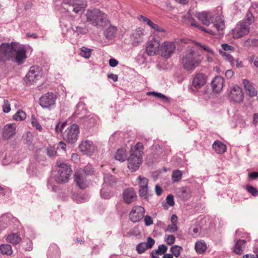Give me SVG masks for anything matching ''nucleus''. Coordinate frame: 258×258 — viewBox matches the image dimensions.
I'll use <instances>...</instances> for the list:
<instances>
[{"instance_id": "obj_23", "label": "nucleus", "mask_w": 258, "mask_h": 258, "mask_svg": "<svg viewBox=\"0 0 258 258\" xmlns=\"http://www.w3.org/2000/svg\"><path fill=\"white\" fill-rule=\"evenodd\" d=\"M195 16L203 24L209 26L213 21V16L211 13L207 12L196 13Z\"/></svg>"}, {"instance_id": "obj_43", "label": "nucleus", "mask_w": 258, "mask_h": 258, "mask_svg": "<svg viewBox=\"0 0 258 258\" xmlns=\"http://www.w3.org/2000/svg\"><path fill=\"white\" fill-rule=\"evenodd\" d=\"M181 171L179 170H174L172 174V180L173 182H177L179 181L182 177Z\"/></svg>"}, {"instance_id": "obj_62", "label": "nucleus", "mask_w": 258, "mask_h": 258, "mask_svg": "<svg viewBox=\"0 0 258 258\" xmlns=\"http://www.w3.org/2000/svg\"><path fill=\"white\" fill-rule=\"evenodd\" d=\"M118 61L115 58H110L109 60V66L111 67H115L117 66Z\"/></svg>"}, {"instance_id": "obj_3", "label": "nucleus", "mask_w": 258, "mask_h": 258, "mask_svg": "<svg viewBox=\"0 0 258 258\" xmlns=\"http://www.w3.org/2000/svg\"><path fill=\"white\" fill-rule=\"evenodd\" d=\"M86 16L88 22L97 27L103 26L107 20V15L98 9L88 10Z\"/></svg>"}, {"instance_id": "obj_42", "label": "nucleus", "mask_w": 258, "mask_h": 258, "mask_svg": "<svg viewBox=\"0 0 258 258\" xmlns=\"http://www.w3.org/2000/svg\"><path fill=\"white\" fill-rule=\"evenodd\" d=\"M219 52L222 55L223 58L229 62L231 65H233L234 64V58L229 53L222 50H220Z\"/></svg>"}, {"instance_id": "obj_56", "label": "nucleus", "mask_w": 258, "mask_h": 258, "mask_svg": "<svg viewBox=\"0 0 258 258\" xmlns=\"http://www.w3.org/2000/svg\"><path fill=\"white\" fill-rule=\"evenodd\" d=\"M166 203L170 206H173L174 205V198L173 196L171 195H169L167 196L166 199Z\"/></svg>"}, {"instance_id": "obj_44", "label": "nucleus", "mask_w": 258, "mask_h": 258, "mask_svg": "<svg viewBox=\"0 0 258 258\" xmlns=\"http://www.w3.org/2000/svg\"><path fill=\"white\" fill-rule=\"evenodd\" d=\"M31 124L39 132L42 131V127L38 121L37 119L34 115L31 116Z\"/></svg>"}, {"instance_id": "obj_22", "label": "nucleus", "mask_w": 258, "mask_h": 258, "mask_svg": "<svg viewBox=\"0 0 258 258\" xmlns=\"http://www.w3.org/2000/svg\"><path fill=\"white\" fill-rule=\"evenodd\" d=\"M75 181L77 185L81 189H85L88 186V182L83 171L78 170L75 174Z\"/></svg>"}, {"instance_id": "obj_34", "label": "nucleus", "mask_w": 258, "mask_h": 258, "mask_svg": "<svg viewBox=\"0 0 258 258\" xmlns=\"http://www.w3.org/2000/svg\"><path fill=\"white\" fill-rule=\"evenodd\" d=\"M178 196L183 200L189 199L191 196V192L189 189L185 187H182L178 191Z\"/></svg>"}, {"instance_id": "obj_39", "label": "nucleus", "mask_w": 258, "mask_h": 258, "mask_svg": "<svg viewBox=\"0 0 258 258\" xmlns=\"http://www.w3.org/2000/svg\"><path fill=\"white\" fill-rule=\"evenodd\" d=\"M26 117V114L25 112L22 110H19L13 116V119L16 121H22Z\"/></svg>"}, {"instance_id": "obj_6", "label": "nucleus", "mask_w": 258, "mask_h": 258, "mask_svg": "<svg viewBox=\"0 0 258 258\" xmlns=\"http://www.w3.org/2000/svg\"><path fill=\"white\" fill-rule=\"evenodd\" d=\"M188 24L190 26L197 28L198 29L207 32L211 35H214L216 34L217 32L222 30L225 27V24L223 21L221 20L220 21H216L213 24V26L210 29H206L202 26L198 25L197 23L192 18L188 20Z\"/></svg>"}, {"instance_id": "obj_9", "label": "nucleus", "mask_w": 258, "mask_h": 258, "mask_svg": "<svg viewBox=\"0 0 258 258\" xmlns=\"http://www.w3.org/2000/svg\"><path fill=\"white\" fill-rule=\"evenodd\" d=\"M228 97L230 102L241 104L243 102L244 93L241 88L235 85L230 88Z\"/></svg>"}, {"instance_id": "obj_63", "label": "nucleus", "mask_w": 258, "mask_h": 258, "mask_svg": "<svg viewBox=\"0 0 258 258\" xmlns=\"http://www.w3.org/2000/svg\"><path fill=\"white\" fill-rule=\"evenodd\" d=\"M248 176L252 179H256L258 178V172H252L249 174Z\"/></svg>"}, {"instance_id": "obj_36", "label": "nucleus", "mask_w": 258, "mask_h": 258, "mask_svg": "<svg viewBox=\"0 0 258 258\" xmlns=\"http://www.w3.org/2000/svg\"><path fill=\"white\" fill-rule=\"evenodd\" d=\"M0 251L3 254L10 255L12 254L13 250L11 245L4 244L0 245Z\"/></svg>"}, {"instance_id": "obj_61", "label": "nucleus", "mask_w": 258, "mask_h": 258, "mask_svg": "<svg viewBox=\"0 0 258 258\" xmlns=\"http://www.w3.org/2000/svg\"><path fill=\"white\" fill-rule=\"evenodd\" d=\"M100 194L102 197L104 199H108L110 197V193L108 192H105L104 188H102L100 191Z\"/></svg>"}, {"instance_id": "obj_11", "label": "nucleus", "mask_w": 258, "mask_h": 258, "mask_svg": "<svg viewBox=\"0 0 258 258\" xmlns=\"http://www.w3.org/2000/svg\"><path fill=\"white\" fill-rule=\"evenodd\" d=\"M56 96L52 93L43 94L39 99V104L43 108H51L55 106Z\"/></svg>"}, {"instance_id": "obj_19", "label": "nucleus", "mask_w": 258, "mask_h": 258, "mask_svg": "<svg viewBox=\"0 0 258 258\" xmlns=\"http://www.w3.org/2000/svg\"><path fill=\"white\" fill-rule=\"evenodd\" d=\"M16 123H8L5 125L2 131V137L5 140H9L14 137L16 133Z\"/></svg>"}, {"instance_id": "obj_8", "label": "nucleus", "mask_w": 258, "mask_h": 258, "mask_svg": "<svg viewBox=\"0 0 258 258\" xmlns=\"http://www.w3.org/2000/svg\"><path fill=\"white\" fill-rule=\"evenodd\" d=\"M42 74V71L40 67L32 66L24 78V81L27 85H32L41 78Z\"/></svg>"}, {"instance_id": "obj_18", "label": "nucleus", "mask_w": 258, "mask_h": 258, "mask_svg": "<svg viewBox=\"0 0 258 258\" xmlns=\"http://www.w3.org/2000/svg\"><path fill=\"white\" fill-rule=\"evenodd\" d=\"M122 199L123 202L127 205L135 202L137 199L135 189L133 188H127L124 189L122 192Z\"/></svg>"}, {"instance_id": "obj_14", "label": "nucleus", "mask_w": 258, "mask_h": 258, "mask_svg": "<svg viewBox=\"0 0 258 258\" xmlns=\"http://www.w3.org/2000/svg\"><path fill=\"white\" fill-rule=\"evenodd\" d=\"M160 41L154 38L148 42L146 49V52L149 55H155L160 50Z\"/></svg>"}, {"instance_id": "obj_35", "label": "nucleus", "mask_w": 258, "mask_h": 258, "mask_svg": "<svg viewBox=\"0 0 258 258\" xmlns=\"http://www.w3.org/2000/svg\"><path fill=\"white\" fill-rule=\"evenodd\" d=\"M207 245L204 241H198L195 244V249L199 254L204 253L207 249Z\"/></svg>"}, {"instance_id": "obj_16", "label": "nucleus", "mask_w": 258, "mask_h": 258, "mask_svg": "<svg viewBox=\"0 0 258 258\" xmlns=\"http://www.w3.org/2000/svg\"><path fill=\"white\" fill-rule=\"evenodd\" d=\"M145 209L141 206H136L133 208L130 214V217L133 222H137L141 220L145 214Z\"/></svg>"}, {"instance_id": "obj_40", "label": "nucleus", "mask_w": 258, "mask_h": 258, "mask_svg": "<svg viewBox=\"0 0 258 258\" xmlns=\"http://www.w3.org/2000/svg\"><path fill=\"white\" fill-rule=\"evenodd\" d=\"M147 95L148 96L153 95L154 97L156 98H158L159 99H161V100L166 101V102H169V99L167 97L163 95V94L161 93H158L154 91L149 92L147 93Z\"/></svg>"}, {"instance_id": "obj_20", "label": "nucleus", "mask_w": 258, "mask_h": 258, "mask_svg": "<svg viewBox=\"0 0 258 258\" xmlns=\"http://www.w3.org/2000/svg\"><path fill=\"white\" fill-rule=\"evenodd\" d=\"M63 3L66 5H70L71 10L78 15H81L84 13L86 7V5L85 4L75 3L72 0H63Z\"/></svg>"}, {"instance_id": "obj_24", "label": "nucleus", "mask_w": 258, "mask_h": 258, "mask_svg": "<svg viewBox=\"0 0 258 258\" xmlns=\"http://www.w3.org/2000/svg\"><path fill=\"white\" fill-rule=\"evenodd\" d=\"M138 19L140 21L148 25L151 28H152L153 30H154L155 31H156L157 32H163V33L166 32V31L163 28L160 27L157 24L154 23L151 20H150L148 18L144 16L143 15H140L138 17Z\"/></svg>"}, {"instance_id": "obj_10", "label": "nucleus", "mask_w": 258, "mask_h": 258, "mask_svg": "<svg viewBox=\"0 0 258 258\" xmlns=\"http://www.w3.org/2000/svg\"><path fill=\"white\" fill-rule=\"evenodd\" d=\"M177 40L174 41H165L163 42L160 46V52L161 56L166 58H170L176 51L175 44Z\"/></svg>"}, {"instance_id": "obj_31", "label": "nucleus", "mask_w": 258, "mask_h": 258, "mask_svg": "<svg viewBox=\"0 0 258 258\" xmlns=\"http://www.w3.org/2000/svg\"><path fill=\"white\" fill-rule=\"evenodd\" d=\"M6 239L7 242L13 245L17 244L21 241V238L20 235L17 233H11L8 235Z\"/></svg>"}, {"instance_id": "obj_25", "label": "nucleus", "mask_w": 258, "mask_h": 258, "mask_svg": "<svg viewBox=\"0 0 258 258\" xmlns=\"http://www.w3.org/2000/svg\"><path fill=\"white\" fill-rule=\"evenodd\" d=\"M211 85L214 92L217 93L220 92L224 85V78L219 76L215 77L213 80Z\"/></svg>"}, {"instance_id": "obj_29", "label": "nucleus", "mask_w": 258, "mask_h": 258, "mask_svg": "<svg viewBox=\"0 0 258 258\" xmlns=\"http://www.w3.org/2000/svg\"><path fill=\"white\" fill-rule=\"evenodd\" d=\"M144 30L143 28H137L132 34V39L134 43H138L143 41L144 35Z\"/></svg>"}, {"instance_id": "obj_55", "label": "nucleus", "mask_w": 258, "mask_h": 258, "mask_svg": "<svg viewBox=\"0 0 258 258\" xmlns=\"http://www.w3.org/2000/svg\"><path fill=\"white\" fill-rule=\"evenodd\" d=\"M47 155L51 157H54L56 155V151L53 147H48L47 148Z\"/></svg>"}, {"instance_id": "obj_15", "label": "nucleus", "mask_w": 258, "mask_h": 258, "mask_svg": "<svg viewBox=\"0 0 258 258\" xmlns=\"http://www.w3.org/2000/svg\"><path fill=\"white\" fill-rule=\"evenodd\" d=\"M249 32V27L239 22L232 30L233 37L238 39L247 35Z\"/></svg>"}, {"instance_id": "obj_48", "label": "nucleus", "mask_w": 258, "mask_h": 258, "mask_svg": "<svg viewBox=\"0 0 258 258\" xmlns=\"http://www.w3.org/2000/svg\"><path fill=\"white\" fill-rule=\"evenodd\" d=\"M80 170L83 171L84 175H92L94 173V170L92 166L90 164L86 165L83 169H80Z\"/></svg>"}, {"instance_id": "obj_47", "label": "nucleus", "mask_w": 258, "mask_h": 258, "mask_svg": "<svg viewBox=\"0 0 258 258\" xmlns=\"http://www.w3.org/2000/svg\"><path fill=\"white\" fill-rule=\"evenodd\" d=\"M258 43V40L256 39H248L243 42V46L248 48L250 46H255Z\"/></svg>"}, {"instance_id": "obj_13", "label": "nucleus", "mask_w": 258, "mask_h": 258, "mask_svg": "<svg viewBox=\"0 0 258 258\" xmlns=\"http://www.w3.org/2000/svg\"><path fill=\"white\" fill-rule=\"evenodd\" d=\"M26 52V49L24 47L19 46V45H17L11 60L16 62L19 65L23 63L27 58Z\"/></svg>"}, {"instance_id": "obj_60", "label": "nucleus", "mask_w": 258, "mask_h": 258, "mask_svg": "<svg viewBox=\"0 0 258 258\" xmlns=\"http://www.w3.org/2000/svg\"><path fill=\"white\" fill-rule=\"evenodd\" d=\"M144 222L146 226L151 225L153 223L152 218L149 216H145L144 218Z\"/></svg>"}, {"instance_id": "obj_28", "label": "nucleus", "mask_w": 258, "mask_h": 258, "mask_svg": "<svg viewBox=\"0 0 258 258\" xmlns=\"http://www.w3.org/2000/svg\"><path fill=\"white\" fill-rule=\"evenodd\" d=\"M243 84L246 92H247L250 97H252L257 95L256 90L254 88L251 83L248 80L244 79L243 80Z\"/></svg>"}, {"instance_id": "obj_37", "label": "nucleus", "mask_w": 258, "mask_h": 258, "mask_svg": "<svg viewBox=\"0 0 258 258\" xmlns=\"http://www.w3.org/2000/svg\"><path fill=\"white\" fill-rule=\"evenodd\" d=\"M254 21V19L252 14L250 12H248L246 14L244 20L239 22L243 25H245L246 26L249 27Z\"/></svg>"}, {"instance_id": "obj_64", "label": "nucleus", "mask_w": 258, "mask_h": 258, "mask_svg": "<svg viewBox=\"0 0 258 258\" xmlns=\"http://www.w3.org/2000/svg\"><path fill=\"white\" fill-rule=\"evenodd\" d=\"M109 79H112L114 82H116L118 80V76L114 74H110L108 75Z\"/></svg>"}, {"instance_id": "obj_26", "label": "nucleus", "mask_w": 258, "mask_h": 258, "mask_svg": "<svg viewBox=\"0 0 258 258\" xmlns=\"http://www.w3.org/2000/svg\"><path fill=\"white\" fill-rule=\"evenodd\" d=\"M246 242V240L243 239L237 240L233 248V252L236 255H241L245 247Z\"/></svg>"}, {"instance_id": "obj_59", "label": "nucleus", "mask_w": 258, "mask_h": 258, "mask_svg": "<svg viewBox=\"0 0 258 258\" xmlns=\"http://www.w3.org/2000/svg\"><path fill=\"white\" fill-rule=\"evenodd\" d=\"M167 229L170 232H175L177 230V226L176 224H171L167 226Z\"/></svg>"}, {"instance_id": "obj_30", "label": "nucleus", "mask_w": 258, "mask_h": 258, "mask_svg": "<svg viewBox=\"0 0 258 258\" xmlns=\"http://www.w3.org/2000/svg\"><path fill=\"white\" fill-rule=\"evenodd\" d=\"M212 147L217 153L220 154L224 153L226 150V145L219 141H215L213 143Z\"/></svg>"}, {"instance_id": "obj_7", "label": "nucleus", "mask_w": 258, "mask_h": 258, "mask_svg": "<svg viewBox=\"0 0 258 258\" xmlns=\"http://www.w3.org/2000/svg\"><path fill=\"white\" fill-rule=\"evenodd\" d=\"M79 133V126L76 124H73L68 127L63 133V139L68 143L73 144L78 140Z\"/></svg>"}, {"instance_id": "obj_53", "label": "nucleus", "mask_w": 258, "mask_h": 258, "mask_svg": "<svg viewBox=\"0 0 258 258\" xmlns=\"http://www.w3.org/2000/svg\"><path fill=\"white\" fill-rule=\"evenodd\" d=\"M165 240L168 245L172 244L175 240V237L172 235H165Z\"/></svg>"}, {"instance_id": "obj_4", "label": "nucleus", "mask_w": 258, "mask_h": 258, "mask_svg": "<svg viewBox=\"0 0 258 258\" xmlns=\"http://www.w3.org/2000/svg\"><path fill=\"white\" fill-rule=\"evenodd\" d=\"M17 45L18 43L15 42L0 44V62L5 63L11 60Z\"/></svg>"}, {"instance_id": "obj_57", "label": "nucleus", "mask_w": 258, "mask_h": 258, "mask_svg": "<svg viewBox=\"0 0 258 258\" xmlns=\"http://www.w3.org/2000/svg\"><path fill=\"white\" fill-rule=\"evenodd\" d=\"M145 243L149 249L151 248L155 244V240L151 237H149L147 238V242Z\"/></svg>"}, {"instance_id": "obj_27", "label": "nucleus", "mask_w": 258, "mask_h": 258, "mask_svg": "<svg viewBox=\"0 0 258 258\" xmlns=\"http://www.w3.org/2000/svg\"><path fill=\"white\" fill-rule=\"evenodd\" d=\"M196 44L199 46L203 50L207 53V59L208 62H212L213 61V58L215 56V52L214 50L210 47L209 46L205 44H201L200 43L196 42Z\"/></svg>"}, {"instance_id": "obj_58", "label": "nucleus", "mask_w": 258, "mask_h": 258, "mask_svg": "<svg viewBox=\"0 0 258 258\" xmlns=\"http://www.w3.org/2000/svg\"><path fill=\"white\" fill-rule=\"evenodd\" d=\"M221 46H222V49H223V51H233V50H234V48L232 46L229 45L226 43L222 44Z\"/></svg>"}, {"instance_id": "obj_52", "label": "nucleus", "mask_w": 258, "mask_h": 258, "mask_svg": "<svg viewBox=\"0 0 258 258\" xmlns=\"http://www.w3.org/2000/svg\"><path fill=\"white\" fill-rule=\"evenodd\" d=\"M32 136L31 135H27V137L25 139L24 142L26 144L28 145L29 148H33V145L32 144Z\"/></svg>"}, {"instance_id": "obj_45", "label": "nucleus", "mask_w": 258, "mask_h": 258, "mask_svg": "<svg viewBox=\"0 0 258 258\" xmlns=\"http://www.w3.org/2000/svg\"><path fill=\"white\" fill-rule=\"evenodd\" d=\"M91 49H88L85 47L81 48L80 55L86 58H89L91 56Z\"/></svg>"}, {"instance_id": "obj_2", "label": "nucleus", "mask_w": 258, "mask_h": 258, "mask_svg": "<svg viewBox=\"0 0 258 258\" xmlns=\"http://www.w3.org/2000/svg\"><path fill=\"white\" fill-rule=\"evenodd\" d=\"M181 62L184 69L192 71L201 64L202 58L200 54L191 48L183 54Z\"/></svg>"}, {"instance_id": "obj_1", "label": "nucleus", "mask_w": 258, "mask_h": 258, "mask_svg": "<svg viewBox=\"0 0 258 258\" xmlns=\"http://www.w3.org/2000/svg\"><path fill=\"white\" fill-rule=\"evenodd\" d=\"M143 145L140 142L132 147L130 155L127 159V167L131 171H137L141 166L143 161Z\"/></svg>"}, {"instance_id": "obj_12", "label": "nucleus", "mask_w": 258, "mask_h": 258, "mask_svg": "<svg viewBox=\"0 0 258 258\" xmlns=\"http://www.w3.org/2000/svg\"><path fill=\"white\" fill-rule=\"evenodd\" d=\"M136 184L139 186V194L141 197L147 199L149 196L148 182L147 178L139 176L136 180Z\"/></svg>"}, {"instance_id": "obj_41", "label": "nucleus", "mask_w": 258, "mask_h": 258, "mask_svg": "<svg viewBox=\"0 0 258 258\" xmlns=\"http://www.w3.org/2000/svg\"><path fill=\"white\" fill-rule=\"evenodd\" d=\"M182 250V247L178 245H173L170 248V251L176 257H178L180 255L181 252Z\"/></svg>"}, {"instance_id": "obj_33", "label": "nucleus", "mask_w": 258, "mask_h": 258, "mask_svg": "<svg viewBox=\"0 0 258 258\" xmlns=\"http://www.w3.org/2000/svg\"><path fill=\"white\" fill-rule=\"evenodd\" d=\"M126 158V150L123 148L118 149L115 153V159L120 162H123Z\"/></svg>"}, {"instance_id": "obj_50", "label": "nucleus", "mask_w": 258, "mask_h": 258, "mask_svg": "<svg viewBox=\"0 0 258 258\" xmlns=\"http://www.w3.org/2000/svg\"><path fill=\"white\" fill-rule=\"evenodd\" d=\"M149 249L145 242L139 244L137 246V250L139 253H143L146 250Z\"/></svg>"}, {"instance_id": "obj_54", "label": "nucleus", "mask_w": 258, "mask_h": 258, "mask_svg": "<svg viewBox=\"0 0 258 258\" xmlns=\"http://www.w3.org/2000/svg\"><path fill=\"white\" fill-rule=\"evenodd\" d=\"M4 104L3 106V111L5 113H8L11 110L10 104L8 100H5L4 102Z\"/></svg>"}, {"instance_id": "obj_17", "label": "nucleus", "mask_w": 258, "mask_h": 258, "mask_svg": "<svg viewBox=\"0 0 258 258\" xmlns=\"http://www.w3.org/2000/svg\"><path fill=\"white\" fill-rule=\"evenodd\" d=\"M79 149L83 154L91 155L95 150V146L91 141H83L79 146Z\"/></svg>"}, {"instance_id": "obj_38", "label": "nucleus", "mask_w": 258, "mask_h": 258, "mask_svg": "<svg viewBox=\"0 0 258 258\" xmlns=\"http://www.w3.org/2000/svg\"><path fill=\"white\" fill-rule=\"evenodd\" d=\"M168 247L164 244L159 245L158 247V249L154 250L152 252L153 254L162 255L165 254L167 251Z\"/></svg>"}, {"instance_id": "obj_5", "label": "nucleus", "mask_w": 258, "mask_h": 258, "mask_svg": "<svg viewBox=\"0 0 258 258\" xmlns=\"http://www.w3.org/2000/svg\"><path fill=\"white\" fill-rule=\"evenodd\" d=\"M57 166L59 168L56 180L58 183H66L68 182L72 173V170L70 165L57 162Z\"/></svg>"}, {"instance_id": "obj_21", "label": "nucleus", "mask_w": 258, "mask_h": 258, "mask_svg": "<svg viewBox=\"0 0 258 258\" xmlns=\"http://www.w3.org/2000/svg\"><path fill=\"white\" fill-rule=\"evenodd\" d=\"M207 81L206 76L203 73H198L196 74L192 80V86L195 90L197 91L201 88Z\"/></svg>"}, {"instance_id": "obj_49", "label": "nucleus", "mask_w": 258, "mask_h": 258, "mask_svg": "<svg viewBox=\"0 0 258 258\" xmlns=\"http://www.w3.org/2000/svg\"><path fill=\"white\" fill-rule=\"evenodd\" d=\"M67 122L64 121L63 122H58L55 125V131L57 133H62V130L66 126Z\"/></svg>"}, {"instance_id": "obj_32", "label": "nucleus", "mask_w": 258, "mask_h": 258, "mask_svg": "<svg viewBox=\"0 0 258 258\" xmlns=\"http://www.w3.org/2000/svg\"><path fill=\"white\" fill-rule=\"evenodd\" d=\"M117 28L115 26H111L106 29L104 34L106 38L111 39L115 36Z\"/></svg>"}, {"instance_id": "obj_51", "label": "nucleus", "mask_w": 258, "mask_h": 258, "mask_svg": "<svg viewBox=\"0 0 258 258\" xmlns=\"http://www.w3.org/2000/svg\"><path fill=\"white\" fill-rule=\"evenodd\" d=\"M246 189L252 196L256 197L258 195V190L255 187L251 185H247Z\"/></svg>"}, {"instance_id": "obj_46", "label": "nucleus", "mask_w": 258, "mask_h": 258, "mask_svg": "<svg viewBox=\"0 0 258 258\" xmlns=\"http://www.w3.org/2000/svg\"><path fill=\"white\" fill-rule=\"evenodd\" d=\"M104 182L110 185L116 182V179L112 175L110 174H106L104 177Z\"/></svg>"}]
</instances>
